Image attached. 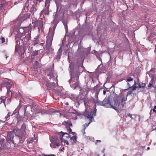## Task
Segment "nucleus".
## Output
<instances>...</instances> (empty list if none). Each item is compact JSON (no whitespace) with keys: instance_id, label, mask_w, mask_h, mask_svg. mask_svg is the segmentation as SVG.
<instances>
[{"instance_id":"c9c22d12","label":"nucleus","mask_w":156,"mask_h":156,"mask_svg":"<svg viewBox=\"0 0 156 156\" xmlns=\"http://www.w3.org/2000/svg\"><path fill=\"white\" fill-rule=\"evenodd\" d=\"M103 94L104 95H105V94H106V91L105 90H104L103 91Z\"/></svg>"},{"instance_id":"f257e3e1","label":"nucleus","mask_w":156,"mask_h":156,"mask_svg":"<svg viewBox=\"0 0 156 156\" xmlns=\"http://www.w3.org/2000/svg\"><path fill=\"white\" fill-rule=\"evenodd\" d=\"M93 101L95 103L94 106V112L92 110H90L89 111H87V108H86V110L85 111L84 113L85 115L87 116V118L89 119L90 121L89 123L87 124H85L84 125V130L85 129L86 127L88 126V125L92 122V119L94 117L95 115L96 112L97 111L96 108V105H102L103 101H100L98 99L97 100H93Z\"/></svg>"},{"instance_id":"f704fd0d","label":"nucleus","mask_w":156,"mask_h":156,"mask_svg":"<svg viewBox=\"0 0 156 156\" xmlns=\"http://www.w3.org/2000/svg\"><path fill=\"white\" fill-rule=\"evenodd\" d=\"M23 135V134H22L20 136H19L20 139L22 137Z\"/></svg>"},{"instance_id":"6ab92c4d","label":"nucleus","mask_w":156,"mask_h":156,"mask_svg":"<svg viewBox=\"0 0 156 156\" xmlns=\"http://www.w3.org/2000/svg\"><path fill=\"white\" fill-rule=\"evenodd\" d=\"M54 18L55 20H57L58 17L59 16V15L58 13V12H56L54 13Z\"/></svg>"},{"instance_id":"cd10ccee","label":"nucleus","mask_w":156,"mask_h":156,"mask_svg":"<svg viewBox=\"0 0 156 156\" xmlns=\"http://www.w3.org/2000/svg\"><path fill=\"white\" fill-rule=\"evenodd\" d=\"M38 54V51H35L34 52V55H37Z\"/></svg>"},{"instance_id":"49530a36","label":"nucleus","mask_w":156,"mask_h":156,"mask_svg":"<svg viewBox=\"0 0 156 156\" xmlns=\"http://www.w3.org/2000/svg\"><path fill=\"white\" fill-rule=\"evenodd\" d=\"M39 113V112H37V113Z\"/></svg>"},{"instance_id":"37998d69","label":"nucleus","mask_w":156,"mask_h":156,"mask_svg":"<svg viewBox=\"0 0 156 156\" xmlns=\"http://www.w3.org/2000/svg\"><path fill=\"white\" fill-rule=\"evenodd\" d=\"M16 138H18V137H15V139H16Z\"/></svg>"},{"instance_id":"79ce46f5","label":"nucleus","mask_w":156,"mask_h":156,"mask_svg":"<svg viewBox=\"0 0 156 156\" xmlns=\"http://www.w3.org/2000/svg\"><path fill=\"white\" fill-rule=\"evenodd\" d=\"M7 58V57L6 56V58Z\"/></svg>"},{"instance_id":"4468645a","label":"nucleus","mask_w":156,"mask_h":156,"mask_svg":"<svg viewBox=\"0 0 156 156\" xmlns=\"http://www.w3.org/2000/svg\"><path fill=\"white\" fill-rule=\"evenodd\" d=\"M62 52V50L60 48L58 51L57 57L59 58H60V56L61 55Z\"/></svg>"},{"instance_id":"a19ab883","label":"nucleus","mask_w":156,"mask_h":156,"mask_svg":"<svg viewBox=\"0 0 156 156\" xmlns=\"http://www.w3.org/2000/svg\"><path fill=\"white\" fill-rule=\"evenodd\" d=\"M24 132H25V134H26V132H25L24 131Z\"/></svg>"},{"instance_id":"ddd939ff","label":"nucleus","mask_w":156,"mask_h":156,"mask_svg":"<svg viewBox=\"0 0 156 156\" xmlns=\"http://www.w3.org/2000/svg\"><path fill=\"white\" fill-rule=\"evenodd\" d=\"M66 138H65L61 141L62 145H63V143L64 146H65L66 144L67 145H69V143L68 141L66 140Z\"/></svg>"},{"instance_id":"ea45409f","label":"nucleus","mask_w":156,"mask_h":156,"mask_svg":"<svg viewBox=\"0 0 156 156\" xmlns=\"http://www.w3.org/2000/svg\"><path fill=\"white\" fill-rule=\"evenodd\" d=\"M50 146L51 147H52V145L51 144H50Z\"/></svg>"},{"instance_id":"20e7f679","label":"nucleus","mask_w":156,"mask_h":156,"mask_svg":"<svg viewBox=\"0 0 156 156\" xmlns=\"http://www.w3.org/2000/svg\"><path fill=\"white\" fill-rule=\"evenodd\" d=\"M51 142L53 144V147L56 148V146H59L60 145L59 140L56 136H52L50 138Z\"/></svg>"},{"instance_id":"9b49d317","label":"nucleus","mask_w":156,"mask_h":156,"mask_svg":"<svg viewBox=\"0 0 156 156\" xmlns=\"http://www.w3.org/2000/svg\"><path fill=\"white\" fill-rule=\"evenodd\" d=\"M34 24H37V25L38 28L39 30H40L42 28L43 26V24L41 22L36 21L34 23Z\"/></svg>"},{"instance_id":"a878e982","label":"nucleus","mask_w":156,"mask_h":156,"mask_svg":"<svg viewBox=\"0 0 156 156\" xmlns=\"http://www.w3.org/2000/svg\"><path fill=\"white\" fill-rule=\"evenodd\" d=\"M48 75L50 77H51L53 76V72L51 71L48 73Z\"/></svg>"},{"instance_id":"5701e85b","label":"nucleus","mask_w":156,"mask_h":156,"mask_svg":"<svg viewBox=\"0 0 156 156\" xmlns=\"http://www.w3.org/2000/svg\"><path fill=\"white\" fill-rule=\"evenodd\" d=\"M133 80V79L131 77H128L127 79H126V81H131Z\"/></svg>"},{"instance_id":"4c0bfd02","label":"nucleus","mask_w":156,"mask_h":156,"mask_svg":"<svg viewBox=\"0 0 156 156\" xmlns=\"http://www.w3.org/2000/svg\"><path fill=\"white\" fill-rule=\"evenodd\" d=\"M147 150H149V149H150V147H148L147 148Z\"/></svg>"},{"instance_id":"09e8293b","label":"nucleus","mask_w":156,"mask_h":156,"mask_svg":"<svg viewBox=\"0 0 156 156\" xmlns=\"http://www.w3.org/2000/svg\"><path fill=\"white\" fill-rule=\"evenodd\" d=\"M155 47H156L155 48H156V45H155Z\"/></svg>"},{"instance_id":"423d86ee","label":"nucleus","mask_w":156,"mask_h":156,"mask_svg":"<svg viewBox=\"0 0 156 156\" xmlns=\"http://www.w3.org/2000/svg\"><path fill=\"white\" fill-rule=\"evenodd\" d=\"M124 94L121 93L120 94V96H118L117 97H119V98H118V99L120 97L122 99L121 100V106L120 105H119V107H121V109H122L123 108V107L124 106V105L125 104V103H124V102L125 101L127 100V97H126L125 98L123 97Z\"/></svg>"},{"instance_id":"8fccbe9b","label":"nucleus","mask_w":156,"mask_h":156,"mask_svg":"<svg viewBox=\"0 0 156 156\" xmlns=\"http://www.w3.org/2000/svg\"><path fill=\"white\" fill-rule=\"evenodd\" d=\"M155 88H156V87H155Z\"/></svg>"},{"instance_id":"7c9ffc66","label":"nucleus","mask_w":156,"mask_h":156,"mask_svg":"<svg viewBox=\"0 0 156 156\" xmlns=\"http://www.w3.org/2000/svg\"><path fill=\"white\" fill-rule=\"evenodd\" d=\"M152 86V85L151 83H149L148 85V87H151Z\"/></svg>"},{"instance_id":"bb28decb","label":"nucleus","mask_w":156,"mask_h":156,"mask_svg":"<svg viewBox=\"0 0 156 156\" xmlns=\"http://www.w3.org/2000/svg\"><path fill=\"white\" fill-rule=\"evenodd\" d=\"M65 135L66 136H65V138L66 137V138H69L70 137V136L67 133H65Z\"/></svg>"},{"instance_id":"de8ad7c7","label":"nucleus","mask_w":156,"mask_h":156,"mask_svg":"<svg viewBox=\"0 0 156 156\" xmlns=\"http://www.w3.org/2000/svg\"><path fill=\"white\" fill-rule=\"evenodd\" d=\"M68 105V103L67 104V105Z\"/></svg>"},{"instance_id":"aec40b11","label":"nucleus","mask_w":156,"mask_h":156,"mask_svg":"<svg viewBox=\"0 0 156 156\" xmlns=\"http://www.w3.org/2000/svg\"><path fill=\"white\" fill-rule=\"evenodd\" d=\"M70 140H73L74 143H76V137L75 136H72V137H70Z\"/></svg>"},{"instance_id":"58836bf2","label":"nucleus","mask_w":156,"mask_h":156,"mask_svg":"<svg viewBox=\"0 0 156 156\" xmlns=\"http://www.w3.org/2000/svg\"><path fill=\"white\" fill-rule=\"evenodd\" d=\"M52 155H46V156H52Z\"/></svg>"},{"instance_id":"dca6fc26","label":"nucleus","mask_w":156,"mask_h":156,"mask_svg":"<svg viewBox=\"0 0 156 156\" xmlns=\"http://www.w3.org/2000/svg\"><path fill=\"white\" fill-rule=\"evenodd\" d=\"M145 87V83H139L138 87L140 88H142L144 90Z\"/></svg>"},{"instance_id":"2eb2a0df","label":"nucleus","mask_w":156,"mask_h":156,"mask_svg":"<svg viewBox=\"0 0 156 156\" xmlns=\"http://www.w3.org/2000/svg\"><path fill=\"white\" fill-rule=\"evenodd\" d=\"M39 40L38 38H34V40L33 41V44L34 45H35L36 44H39Z\"/></svg>"},{"instance_id":"c03bdc74","label":"nucleus","mask_w":156,"mask_h":156,"mask_svg":"<svg viewBox=\"0 0 156 156\" xmlns=\"http://www.w3.org/2000/svg\"><path fill=\"white\" fill-rule=\"evenodd\" d=\"M41 112V113H43V112Z\"/></svg>"},{"instance_id":"412c9836","label":"nucleus","mask_w":156,"mask_h":156,"mask_svg":"<svg viewBox=\"0 0 156 156\" xmlns=\"http://www.w3.org/2000/svg\"><path fill=\"white\" fill-rule=\"evenodd\" d=\"M5 99H2V98L0 97V104L2 103H4L5 106V107L6 105L5 103Z\"/></svg>"},{"instance_id":"9d476101","label":"nucleus","mask_w":156,"mask_h":156,"mask_svg":"<svg viewBox=\"0 0 156 156\" xmlns=\"http://www.w3.org/2000/svg\"><path fill=\"white\" fill-rule=\"evenodd\" d=\"M58 135L61 141L65 139V133L61 132L58 133Z\"/></svg>"},{"instance_id":"4be33fe9","label":"nucleus","mask_w":156,"mask_h":156,"mask_svg":"<svg viewBox=\"0 0 156 156\" xmlns=\"http://www.w3.org/2000/svg\"><path fill=\"white\" fill-rule=\"evenodd\" d=\"M154 108H153V109H152L150 111V115H151V113H152V111H153V112H155L156 114V105H155L154 107Z\"/></svg>"},{"instance_id":"72a5a7b5","label":"nucleus","mask_w":156,"mask_h":156,"mask_svg":"<svg viewBox=\"0 0 156 156\" xmlns=\"http://www.w3.org/2000/svg\"><path fill=\"white\" fill-rule=\"evenodd\" d=\"M96 143H100L101 142V141L100 140H96Z\"/></svg>"},{"instance_id":"0eeeda50","label":"nucleus","mask_w":156,"mask_h":156,"mask_svg":"<svg viewBox=\"0 0 156 156\" xmlns=\"http://www.w3.org/2000/svg\"><path fill=\"white\" fill-rule=\"evenodd\" d=\"M8 138L13 144H16V142H17L16 141H15L14 138V135L13 132L12 131L8 133Z\"/></svg>"},{"instance_id":"f3484780","label":"nucleus","mask_w":156,"mask_h":156,"mask_svg":"<svg viewBox=\"0 0 156 156\" xmlns=\"http://www.w3.org/2000/svg\"><path fill=\"white\" fill-rule=\"evenodd\" d=\"M5 137L2 134H0V142L2 143L5 140Z\"/></svg>"},{"instance_id":"1a4fd4ad","label":"nucleus","mask_w":156,"mask_h":156,"mask_svg":"<svg viewBox=\"0 0 156 156\" xmlns=\"http://www.w3.org/2000/svg\"><path fill=\"white\" fill-rule=\"evenodd\" d=\"M64 123H66V124L67 125L66 126V127L67 126H69V133H70V132H71L72 133H74L73 132H72V129L70 128L69 126H71L72 125V124L71 123V122L70 120H68L66 121H65Z\"/></svg>"},{"instance_id":"f8f14e48","label":"nucleus","mask_w":156,"mask_h":156,"mask_svg":"<svg viewBox=\"0 0 156 156\" xmlns=\"http://www.w3.org/2000/svg\"><path fill=\"white\" fill-rule=\"evenodd\" d=\"M31 38L30 34L29 33L25 37L24 41L26 42H28L30 39Z\"/></svg>"},{"instance_id":"c85d7f7f","label":"nucleus","mask_w":156,"mask_h":156,"mask_svg":"<svg viewBox=\"0 0 156 156\" xmlns=\"http://www.w3.org/2000/svg\"><path fill=\"white\" fill-rule=\"evenodd\" d=\"M127 85L129 87V88H130L132 87H133L131 86V85H130L129 83H127Z\"/></svg>"},{"instance_id":"b1692460","label":"nucleus","mask_w":156,"mask_h":156,"mask_svg":"<svg viewBox=\"0 0 156 156\" xmlns=\"http://www.w3.org/2000/svg\"><path fill=\"white\" fill-rule=\"evenodd\" d=\"M11 114V113L10 112H9L8 113L7 115L5 117L6 120H8V119H8L9 117Z\"/></svg>"},{"instance_id":"a18cd8bd","label":"nucleus","mask_w":156,"mask_h":156,"mask_svg":"<svg viewBox=\"0 0 156 156\" xmlns=\"http://www.w3.org/2000/svg\"><path fill=\"white\" fill-rule=\"evenodd\" d=\"M16 48H15V50L16 51Z\"/></svg>"},{"instance_id":"2f4dec72","label":"nucleus","mask_w":156,"mask_h":156,"mask_svg":"<svg viewBox=\"0 0 156 156\" xmlns=\"http://www.w3.org/2000/svg\"><path fill=\"white\" fill-rule=\"evenodd\" d=\"M65 150V148L64 147H63L62 148L60 149V151H63L64 150Z\"/></svg>"},{"instance_id":"39448f33","label":"nucleus","mask_w":156,"mask_h":156,"mask_svg":"<svg viewBox=\"0 0 156 156\" xmlns=\"http://www.w3.org/2000/svg\"><path fill=\"white\" fill-rule=\"evenodd\" d=\"M5 84L7 88V94H10V93H11V95H12V93L11 91L10 88L12 87L13 85V83L12 82H10L8 81H6L5 82Z\"/></svg>"},{"instance_id":"393cba45","label":"nucleus","mask_w":156,"mask_h":156,"mask_svg":"<svg viewBox=\"0 0 156 156\" xmlns=\"http://www.w3.org/2000/svg\"><path fill=\"white\" fill-rule=\"evenodd\" d=\"M0 40L2 41V43H3L5 41V38L3 37H1L0 38Z\"/></svg>"},{"instance_id":"6e6552de","label":"nucleus","mask_w":156,"mask_h":156,"mask_svg":"<svg viewBox=\"0 0 156 156\" xmlns=\"http://www.w3.org/2000/svg\"><path fill=\"white\" fill-rule=\"evenodd\" d=\"M132 87H133L131 89H130L127 92L126 95V97H127L128 96L133 94V91L136 90L137 87L136 84V83L135 81L134 82V83L132 86Z\"/></svg>"},{"instance_id":"f03ea898","label":"nucleus","mask_w":156,"mask_h":156,"mask_svg":"<svg viewBox=\"0 0 156 156\" xmlns=\"http://www.w3.org/2000/svg\"><path fill=\"white\" fill-rule=\"evenodd\" d=\"M55 26H53L50 27L49 28V32L47 36V40L46 41V44L44 48L45 53L47 54H49L51 48L52 41L53 39L54 31L55 29Z\"/></svg>"},{"instance_id":"7ed1b4c3","label":"nucleus","mask_w":156,"mask_h":156,"mask_svg":"<svg viewBox=\"0 0 156 156\" xmlns=\"http://www.w3.org/2000/svg\"><path fill=\"white\" fill-rule=\"evenodd\" d=\"M119 97H114L113 99V101L111 102L109 100V97L105 98L103 101V106L106 108H110L116 110L117 108L121 109V107H119V103L118 101V98Z\"/></svg>"},{"instance_id":"473e14b6","label":"nucleus","mask_w":156,"mask_h":156,"mask_svg":"<svg viewBox=\"0 0 156 156\" xmlns=\"http://www.w3.org/2000/svg\"><path fill=\"white\" fill-rule=\"evenodd\" d=\"M127 115H128V116H129L130 118H132V115H131V114H127Z\"/></svg>"},{"instance_id":"e433bc0d","label":"nucleus","mask_w":156,"mask_h":156,"mask_svg":"<svg viewBox=\"0 0 156 156\" xmlns=\"http://www.w3.org/2000/svg\"><path fill=\"white\" fill-rule=\"evenodd\" d=\"M64 25L65 27L67 26V24L66 23H64Z\"/></svg>"},{"instance_id":"c756f323","label":"nucleus","mask_w":156,"mask_h":156,"mask_svg":"<svg viewBox=\"0 0 156 156\" xmlns=\"http://www.w3.org/2000/svg\"><path fill=\"white\" fill-rule=\"evenodd\" d=\"M84 104L85 105V106L86 107V105H87V106H88V104L89 103L87 102H84Z\"/></svg>"},{"instance_id":"a211bd4d","label":"nucleus","mask_w":156,"mask_h":156,"mask_svg":"<svg viewBox=\"0 0 156 156\" xmlns=\"http://www.w3.org/2000/svg\"><path fill=\"white\" fill-rule=\"evenodd\" d=\"M99 90H98L96 91L95 94V98L94 99V100H97L98 99V95L99 94Z\"/></svg>"}]
</instances>
